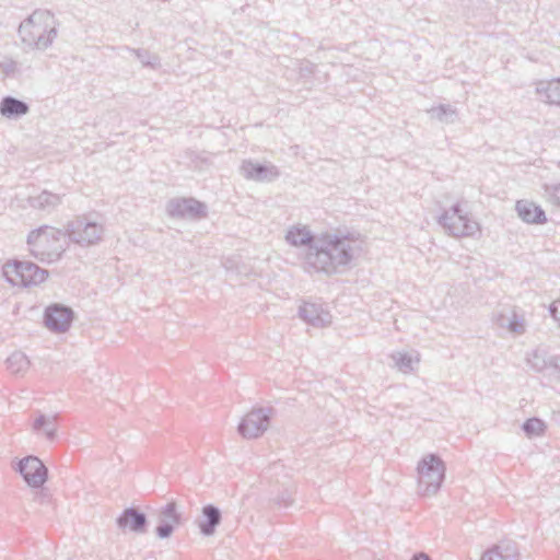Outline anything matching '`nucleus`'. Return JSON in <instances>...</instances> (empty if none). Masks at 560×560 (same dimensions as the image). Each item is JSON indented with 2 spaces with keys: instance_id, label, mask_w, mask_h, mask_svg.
<instances>
[{
  "instance_id": "24",
  "label": "nucleus",
  "mask_w": 560,
  "mask_h": 560,
  "mask_svg": "<svg viewBox=\"0 0 560 560\" xmlns=\"http://www.w3.org/2000/svg\"><path fill=\"white\" fill-rule=\"evenodd\" d=\"M432 118L443 124H454L457 118V110L448 104H442L428 110Z\"/></svg>"
},
{
  "instance_id": "12",
  "label": "nucleus",
  "mask_w": 560,
  "mask_h": 560,
  "mask_svg": "<svg viewBox=\"0 0 560 560\" xmlns=\"http://www.w3.org/2000/svg\"><path fill=\"white\" fill-rule=\"evenodd\" d=\"M73 317L74 313L69 306L52 304L45 311L44 323L51 331L65 332L70 328Z\"/></svg>"
},
{
  "instance_id": "17",
  "label": "nucleus",
  "mask_w": 560,
  "mask_h": 560,
  "mask_svg": "<svg viewBox=\"0 0 560 560\" xmlns=\"http://www.w3.org/2000/svg\"><path fill=\"white\" fill-rule=\"evenodd\" d=\"M221 521V510L213 504H207L201 510V516L198 518L197 525L200 533L208 537L215 533V529L220 525Z\"/></svg>"
},
{
  "instance_id": "26",
  "label": "nucleus",
  "mask_w": 560,
  "mask_h": 560,
  "mask_svg": "<svg viewBox=\"0 0 560 560\" xmlns=\"http://www.w3.org/2000/svg\"><path fill=\"white\" fill-rule=\"evenodd\" d=\"M546 423L536 417L527 419L522 425V429L527 438L542 435L546 431Z\"/></svg>"
},
{
  "instance_id": "10",
  "label": "nucleus",
  "mask_w": 560,
  "mask_h": 560,
  "mask_svg": "<svg viewBox=\"0 0 560 560\" xmlns=\"http://www.w3.org/2000/svg\"><path fill=\"white\" fill-rule=\"evenodd\" d=\"M15 470L21 474L24 481L35 489H39L48 479V469L36 456H26L15 465Z\"/></svg>"
},
{
  "instance_id": "6",
  "label": "nucleus",
  "mask_w": 560,
  "mask_h": 560,
  "mask_svg": "<svg viewBox=\"0 0 560 560\" xmlns=\"http://www.w3.org/2000/svg\"><path fill=\"white\" fill-rule=\"evenodd\" d=\"M104 226L91 221L86 215H80L69 221L65 226V234L69 241L82 247L98 244L104 235Z\"/></svg>"
},
{
  "instance_id": "15",
  "label": "nucleus",
  "mask_w": 560,
  "mask_h": 560,
  "mask_svg": "<svg viewBox=\"0 0 560 560\" xmlns=\"http://www.w3.org/2000/svg\"><path fill=\"white\" fill-rule=\"evenodd\" d=\"M318 234H313L306 225H293L285 234L288 244L294 247H305V254L311 252V248L317 246Z\"/></svg>"
},
{
  "instance_id": "36",
  "label": "nucleus",
  "mask_w": 560,
  "mask_h": 560,
  "mask_svg": "<svg viewBox=\"0 0 560 560\" xmlns=\"http://www.w3.org/2000/svg\"><path fill=\"white\" fill-rule=\"evenodd\" d=\"M189 159L191 160L192 163L196 164V167L198 166V162L205 163V164L209 163V159L208 158L201 156L199 153H196V152H190L189 153Z\"/></svg>"
},
{
  "instance_id": "37",
  "label": "nucleus",
  "mask_w": 560,
  "mask_h": 560,
  "mask_svg": "<svg viewBox=\"0 0 560 560\" xmlns=\"http://www.w3.org/2000/svg\"><path fill=\"white\" fill-rule=\"evenodd\" d=\"M550 368L560 371V354L549 358Z\"/></svg>"
},
{
  "instance_id": "3",
  "label": "nucleus",
  "mask_w": 560,
  "mask_h": 560,
  "mask_svg": "<svg viewBox=\"0 0 560 560\" xmlns=\"http://www.w3.org/2000/svg\"><path fill=\"white\" fill-rule=\"evenodd\" d=\"M65 231L43 225L27 235V245L32 256L42 262L58 261L66 250Z\"/></svg>"
},
{
  "instance_id": "33",
  "label": "nucleus",
  "mask_w": 560,
  "mask_h": 560,
  "mask_svg": "<svg viewBox=\"0 0 560 560\" xmlns=\"http://www.w3.org/2000/svg\"><path fill=\"white\" fill-rule=\"evenodd\" d=\"M0 68L7 75H13L18 71V63L12 59H7L0 63Z\"/></svg>"
},
{
  "instance_id": "32",
  "label": "nucleus",
  "mask_w": 560,
  "mask_h": 560,
  "mask_svg": "<svg viewBox=\"0 0 560 560\" xmlns=\"http://www.w3.org/2000/svg\"><path fill=\"white\" fill-rule=\"evenodd\" d=\"M546 192L550 201L560 207V184L546 186Z\"/></svg>"
},
{
  "instance_id": "11",
  "label": "nucleus",
  "mask_w": 560,
  "mask_h": 560,
  "mask_svg": "<svg viewBox=\"0 0 560 560\" xmlns=\"http://www.w3.org/2000/svg\"><path fill=\"white\" fill-rule=\"evenodd\" d=\"M156 515L158 525L154 532L160 539L170 538L183 521L175 501H170L165 505L161 506L158 510Z\"/></svg>"
},
{
  "instance_id": "27",
  "label": "nucleus",
  "mask_w": 560,
  "mask_h": 560,
  "mask_svg": "<svg viewBox=\"0 0 560 560\" xmlns=\"http://www.w3.org/2000/svg\"><path fill=\"white\" fill-rule=\"evenodd\" d=\"M527 364L535 371V372H542L547 368H550L549 359L547 360L545 357L544 351L537 349L533 351L527 357Z\"/></svg>"
},
{
  "instance_id": "34",
  "label": "nucleus",
  "mask_w": 560,
  "mask_h": 560,
  "mask_svg": "<svg viewBox=\"0 0 560 560\" xmlns=\"http://www.w3.org/2000/svg\"><path fill=\"white\" fill-rule=\"evenodd\" d=\"M510 318H511V312L509 314L508 313H498L493 316L494 323L501 328L509 327Z\"/></svg>"
},
{
  "instance_id": "7",
  "label": "nucleus",
  "mask_w": 560,
  "mask_h": 560,
  "mask_svg": "<svg viewBox=\"0 0 560 560\" xmlns=\"http://www.w3.org/2000/svg\"><path fill=\"white\" fill-rule=\"evenodd\" d=\"M445 231L455 237L474 236L479 230V223L464 212L459 203L444 211L438 220Z\"/></svg>"
},
{
  "instance_id": "31",
  "label": "nucleus",
  "mask_w": 560,
  "mask_h": 560,
  "mask_svg": "<svg viewBox=\"0 0 560 560\" xmlns=\"http://www.w3.org/2000/svg\"><path fill=\"white\" fill-rule=\"evenodd\" d=\"M508 329L514 334H523L525 331V320L523 316H520L514 311H511V318Z\"/></svg>"
},
{
  "instance_id": "20",
  "label": "nucleus",
  "mask_w": 560,
  "mask_h": 560,
  "mask_svg": "<svg viewBox=\"0 0 560 560\" xmlns=\"http://www.w3.org/2000/svg\"><path fill=\"white\" fill-rule=\"evenodd\" d=\"M58 419V415L47 416L44 413H39L33 422L32 430L34 433L42 434L49 442H52L55 441L57 435Z\"/></svg>"
},
{
  "instance_id": "8",
  "label": "nucleus",
  "mask_w": 560,
  "mask_h": 560,
  "mask_svg": "<svg viewBox=\"0 0 560 560\" xmlns=\"http://www.w3.org/2000/svg\"><path fill=\"white\" fill-rule=\"evenodd\" d=\"M272 408H254L240 422L238 433L244 439H257L269 428Z\"/></svg>"
},
{
  "instance_id": "2",
  "label": "nucleus",
  "mask_w": 560,
  "mask_h": 560,
  "mask_svg": "<svg viewBox=\"0 0 560 560\" xmlns=\"http://www.w3.org/2000/svg\"><path fill=\"white\" fill-rule=\"evenodd\" d=\"M21 40L31 48L47 49L57 37V22L48 10H35L19 26Z\"/></svg>"
},
{
  "instance_id": "19",
  "label": "nucleus",
  "mask_w": 560,
  "mask_h": 560,
  "mask_svg": "<svg viewBox=\"0 0 560 560\" xmlns=\"http://www.w3.org/2000/svg\"><path fill=\"white\" fill-rule=\"evenodd\" d=\"M30 113V105L14 96L7 95L0 101V115L8 119H19Z\"/></svg>"
},
{
  "instance_id": "13",
  "label": "nucleus",
  "mask_w": 560,
  "mask_h": 560,
  "mask_svg": "<svg viewBox=\"0 0 560 560\" xmlns=\"http://www.w3.org/2000/svg\"><path fill=\"white\" fill-rule=\"evenodd\" d=\"M240 173L248 180L260 183H269L280 176V172L277 166L254 162L253 160H244L240 166Z\"/></svg>"
},
{
  "instance_id": "21",
  "label": "nucleus",
  "mask_w": 560,
  "mask_h": 560,
  "mask_svg": "<svg viewBox=\"0 0 560 560\" xmlns=\"http://www.w3.org/2000/svg\"><path fill=\"white\" fill-rule=\"evenodd\" d=\"M61 203V196L43 190L39 195L28 197V205L39 211L50 213Z\"/></svg>"
},
{
  "instance_id": "23",
  "label": "nucleus",
  "mask_w": 560,
  "mask_h": 560,
  "mask_svg": "<svg viewBox=\"0 0 560 560\" xmlns=\"http://www.w3.org/2000/svg\"><path fill=\"white\" fill-rule=\"evenodd\" d=\"M535 91L536 94L545 96L547 104L560 106V78L538 81Z\"/></svg>"
},
{
  "instance_id": "9",
  "label": "nucleus",
  "mask_w": 560,
  "mask_h": 560,
  "mask_svg": "<svg viewBox=\"0 0 560 560\" xmlns=\"http://www.w3.org/2000/svg\"><path fill=\"white\" fill-rule=\"evenodd\" d=\"M166 212L171 218L184 220H201L207 218L206 203L195 198H173L166 203Z\"/></svg>"
},
{
  "instance_id": "1",
  "label": "nucleus",
  "mask_w": 560,
  "mask_h": 560,
  "mask_svg": "<svg viewBox=\"0 0 560 560\" xmlns=\"http://www.w3.org/2000/svg\"><path fill=\"white\" fill-rule=\"evenodd\" d=\"M360 250L359 234L327 231L318 234L317 246L304 254V262L316 272L331 276L348 267Z\"/></svg>"
},
{
  "instance_id": "39",
  "label": "nucleus",
  "mask_w": 560,
  "mask_h": 560,
  "mask_svg": "<svg viewBox=\"0 0 560 560\" xmlns=\"http://www.w3.org/2000/svg\"><path fill=\"white\" fill-rule=\"evenodd\" d=\"M47 498H48L47 493L44 492L43 490L39 491L38 493H36V495H35V500L39 501L40 503H43L44 500L47 499Z\"/></svg>"
},
{
  "instance_id": "14",
  "label": "nucleus",
  "mask_w": 560,
  "mask_h": 560,
  "mask_svg": "<svg viewBox=\"0 0 560 560\" xmlns=\"http://www.w3.org/2000/svg\"><path fill=\"white\" fill-rule=\"evenodd\" d=\"M116 524L121 530H130L135 534H145L148 532L149 521L145 513L138 508H126L117 517Z\"/></svg>"
},
{
  "instance_id": "22",
  "label": "nucleus",
  "mask_w": 560,
  "mask_h": 560,
  "mask_svg": "<svg viewBox=\"0 0 560 560\" xmlns=\"http://www.w3.org/2000/svg\"><path fill=\"white\" fill-rule=\"evenodd\" d=\"M520 552L515 544L506 542L493 546L483 552L480 560H518Z\"/></svg>"
},
{
  "instance_id": "16",
  "label": "nucleus",
  "mask_w": 560,
  "mask_h": 560,
  "mask_svg": "<svg viewBox=\"0 0 560 560\" xmlns=\"http://www.w3.org/2000/svg\"><path fill=\"white\" fill-rule=\"evenodd\" d=\"M299 316L306 324L314 327H325L331 323V315L322 305L304 303L299 307Z\"/></svg>"
},
{
  "instance_id": "5",
  "label": "nucleus",
  "mask_w": 560,
  "mask_h": 560,
  "mask_svg": "<svg viewBox=\"0 0 560 560\" xmlns=\"http://www.w3.org/2000/svg\"><path fill=\"white\" fill-rule=\"evenodd\" d=\"M3 276L12 285L26 288L44 282L48 271L32 261L12 260L4 264Z\"/></svg>"
},
{
  "instance_id": "4",
  "label": "nucleus",
  "mask_w": 560,
  "mask_h": 560,
  "mask_svg": "<svg viewBox=\"0 0 560 560\" xmlns=\"http://www.w3.org/2000/svg\"><path fill=\"white\" fill-rule=\"evenodd\" d=\"M445 463L438 454L424 455L417 465L418 493L422 497L435 495L445 479Z\"/></svg>"
},
{
  "instance_id": "28",
  "label": "nucleus",
  "mask_w": 560,
  "mask_h": 560,
  "mask_svg": "<svg viewBox=\"0 0 560 560\" xmlns=\"http://www.w3.org/2000/svg\"><path fill=\"white\" fill-rule=\"evenodd\" d=\"M130 51L135 54L137 59L145 67L156 68L160 65V59L156 55L151 54L147 49L130 48Z\"/></svg>"
},
{
  "instance_id": "30",
  "label": "nucleus",
  "mask_w": 560,
  "mask_h": 560,
  "mask_svg": "<svg viewBox=\"0 0 560 560\" xmlns=\"http://www.w3.org/2000/svg\"><path fill=\"white\" fill-rule=\"evenodd\" d=\"M272 501L278 508H289L293 503V490L290 488L283 489Z\"/></svg>"
},
{
  "instance_id": "38",
  "label": "nucleus",
  "mask_w": 560,
  "mask_h": 560,
  "mask_svg": "<svg viewBox=\"0 0 560 560\" xmlns=\"http://www.w3.org/2000/svg\"><path fill=\"white\" fill-rule=\"evenodd\" d=\"M411 560H431V558L423 552H419L412 556Z\"/></svg>"
},
{
  "instance_id": "35",
  "label": "nucleus",
  "mask_w": 560,
  "mask_h": 560,
  "mask_svg": "<svg viewBox=\"0 0 560 560\" xmlns=\"http://www.w3.org/2000/svg\"><path fill=\"white\" fill-rule=\"evenodd\" d=\"M550 315L560 325V300L555 301L549 307Z\"/></svg>"
},
{
  "instance_id": "18",
  "label": "nucleus",
  "mask_w": 560,
  "mask_h": 560,
  "mask_svg": "<svg viewBox=\"0 0 560 560\" xmlns=\"http://www.w3.org/2000/svg\"><path fill=\"white\" fill-rule=\"evenodd\" d=\"M515 210L518 217L528 224H542L547 222L544 209L533 201L522 199L517 200Z\"/></svg>"
},
{
  "instance_id": "29",
  "label": "nucleus",
  "mask_w": 560,
  "mask_h": 560,
  "mask_svg": "<svg viewBox=\"0 0 560 560\" xmlns=\"http://www.w3.org/2000/svg\"><path fill=\"white\" fill-rule=\"evenodd\" d=\"M392 359L395 362V365L399 369V371L408 373L413 370L412 358L410 354L396 352L392 354Z\"/></svg>"
},
{
  "instance_id": "25",
  "label": "nucleus",
  "mask_w": 560,
  "mask_h": 560,
  "mask_svg": "<svg viewBox=\"0 0 560 560\" xmlns=\"http://www.w3.org/2000/svg\"><path fill=\"white\" fill-rule=\"evenodd\" d=\"M30 364L31 362L28 358L22 351H15L7 359L8 369L13 374L26 372L30 368Z\"/></svg>"
}]
</instances>
